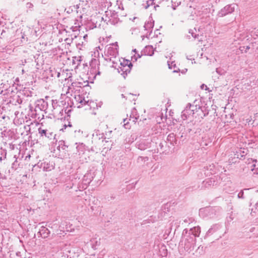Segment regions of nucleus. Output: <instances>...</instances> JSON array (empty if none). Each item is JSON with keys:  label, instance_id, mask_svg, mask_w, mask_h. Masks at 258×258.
Returning <instances> with one entry per match:
<instances>
[{"label": "nucleus", "instance_id": "1", "mask_svg": "<svg viewBox=\"0 0 258 258\" xmlns=\"http://www.w3.org/2000/svg\"><path fill=\"white\" fill-rule=\"evenodd\" d=\"M117 42L107 45L102 55L104 59L109 63L110 66L117 70L118 72L125 78L130 73L133 67L132 62L127 59H119L118 56Z\"/></svg>", "mask_w": 258, "mask_h": 258}, {"label": "nucleus", "instance_id": "2", "mask_svg": "<svg viewBox=\"0 0 258 258\" xmlns=\"http://www.w3.org/2000/svg\"><path fill=\"white\" fill-rule=\"evenodd\" d=\"M196 237L191 235V232H188L187 229H184L182 234L181 244L184 245V249L186 251L194 248L196 243Z\"/></svg>", "mask_w": 258, "mask_h": 258}, {"label": "nucleus", "instance_id": "3", "mask_svg": "<svg viewBox=\"0 0 258 258\" xmlns=\"http://www.w3.org/2000/svg\"><path fill=\"white\" fill-rule=\"evenodd\" d=\"M99 65L100 62L99 59L93 58L91 60L90 63V69L88 73L89 79H95L97 75L99 76L100 75Z\"/></svg>", "mask_w": 258, "mask_h": 258}, {"label": "nucleus", "instance_id": "4", "mask_svg": "<svg viewBox=\"0 0 258 258\" xmlns=\"http://www.w3.org/2000/svg\"><path fill=\"white\" fill-rule=\"evenodd\" d=\"M197 109L195 104L188 103L181 112V118L185 120L190 117H194V111Z\"/></svg>", "mask_w": 258, "mask_h": 258}, {"label": "nucleus", "instance_id": "5", "mask_svg": "<svg viewBox=\"0 0 258 258\" xmlns=\"http://www.w3.org/2000/svg\"><path fill=\"white\" fill-rule=\"evenodd\" d=\"M105 139L106 138L103 133H100L99 130L94 131L92 135V142L96 143L99 146H104L105 145L104 142H107L105 141Z\"/></svg>", "mask_w": 258, "mask_h": 258}, {"label": "nucleus", "instance_id": "6", "mask_svg": "<svg viewBox=\"0 0 258 258\" xmlns=\"http://www.w3.org/2000/svg\"><path fill=\"white\" fill-rule=\"evenodd\" d=\"M203 9L202 11V13L200 14V16H202L201 17V21L202 23H205L207 25H210L212 23V20L211 18V13L210 10L207 8H202Z\"/></svg>", "mask_w": 258, "mask_h": 258}, {"label": "nucleus", "instance_id": "7", "mask_svg": "<svg viewBox=\"0 0 258 258\" xmlns=\"http://www.w3.org/2000/svg\"><path fill=\"white\" fill-rule=\"evenodd\" d=\"M237 8V5L235 4L227 5L218 13L217 16L219 17H224L233 12Z\"/></svg>", "mask_w": 258, "mask_h": 258}, {"label": "nucleus", "instance_id": "8", "mask_svg": "<svg viewBox=\"0 0 258 258\" xmlns=\"http://www.w3.org/2000/svg\"><path fill=\"white\" fill-rule=\"evenodd\" d=\"M216 211L213 208H206L204 209H201L200 210V215L203 217H207L208 218H213L216 215Z\"/></svg>", "mask_w": 258, "mask_h": 258}, {"label": "nucleus", "instance_id": "9", "mask_svg": "<svg viewBox=\"0 0 258 258\" xmlns=\"http://www.w3.org/2000/svg\"><path fill=\"white\" fill-rule=\"evenodd\" d=\"M195 105L196 106L197 109L194 111V117L198 119H203L208 114V112L204 107H202L197 104Z\"/></svg>", "mask_w": 258, "mask_h": 258}, {"label": "nucleus", "instance_id": "10", "mask_svg": "<svg viewBox=\"0 0 258 258\" xmlns=\"http://www.w3.org/2000/svg\"><path fill=\"white\" fill-rule=\"evenodd\" d=\"M39 134L42 137H45L49 140L55 139L56 135L48 130H44L41 128L38 129Z\"/></svg>", "mask_w": 258, "mask_h": 258}, {"label": "nucleus", "instance_id": "11", "mask_svg": "<svg viewBox=\"0 0 258 258\" xmlns=\"http://www.w3.org/2000/svg\"><path fill=\"white\" fill-rule=\"evenodd\" d=\"M213 166L210 165V166L204 167L203 169H201L199 171L198 176L200 178H203L205 176H209L213 174L212 168Z\"/></svg>", "mask_w": 258, "mask_h": 258}, {"label": "nucleus", "instance_id": "12", "mask_svg": "<svg viewBox=\"0 0 258 258\" xmlns=\"http://www.w3.org/2000/svg\"><path fill=\"white\" fill-rule=\"evenodd\" d=\"M38 167L42 168L44 171H50L54 169V164L52 162H44L37 164Z\"/></svg>", "mask_w": 258, "mask_h": 258}, {"label": "nucleus", "instance_id": "13", "mask_svg": "<svg viewBox=\"0 0 258 258\" xmlns=\"http://www.w3.org/2000/svg\"><path fill=\"white\" fill-rule=\"evenodd\" d=\"M116 16V14L112 13L111 11H106L105 12V16L102 17V19L108 23H110V24H112L114 21L112 20L113 18H115Z\"/></svg>", "mask_w": 258, "mask_h": 258}, {"label": "nucleus", "instance_id": "14", "mask_svg": "<svg viewBox=\"0 0 258 258\" xmlns=\"http://www.w3.org/2000/svg\"><path fill=\"white\" fill-rule=\"evenodd\" d=\"M50 233V231L47 228L44 226H41L37 233V235H40L43 238H45L49 236Z\"/></svg>", "mask_w": 258, "mask_h": 258}, {"label": "nucleus", "instance_id": "15", "mask_svg": "<svg viewBox=\"0 0 258 258\" xmlns=\"http://www.w3.org/2000/svg\"><path fill=\"white\" fill-rule=\"evenodd\" d=\"M47 103L43 99L38 100L36 102L35 109H39L41 111H45L47 108Z\"/></svg>", "mask_w": 258, "mask_h": 258}, {"label": "nucleus", "instance_id": "16", "mask_svg": "<svg viewBox=\"0 0 258 258\" xmlns=\"http://www.w3.org/2000/svg\"><path fill=\"white\" fill-rule=\"evenodd\" d=\"M188 232H191V235L195 237H199L201 232L200 227L199 226L194 227L188 230Z\"/></svg>", "mask_w": 258, "mask_h": 258}, {"label": "nucleus", "instance_id": "17", "mask_svg": "<svg viewBox=\"0 0 258 258\" xmlns=\"http://www.w3.org/2000/svg\"><path fill=\"white\" fill-rule=\"evenodd\" d=\"M71 131L74 132V136L75 138H80L83 136V132L78 127H73Z\"/></svg>", "mask_w": 258, "mask_h": 258}, {"label": "nucleus", "instance_id": "18", "mask_svg": "<svg viewBox=\"0 0 258 258\" xmlns=\"http://www.w3.org/2000/svg\"><path fill=\"white\" fill-rule=\"evenodd\" d=\"M167 140L171 145H172L176 144L177 143L175 135L173 133H171L168 135L167 138Z\"/></svg>", "mask_w": 258, "mask_h": 258}, {"label": "nucleus", "instance_id": "19", "mask_svg": "<svg viewBox=\"0 0 258 258\" xmlns=\"http://www.w3.org/2000/svg\"><path fill=\"white\" fill-rule=\"evenodd\" d=\"M250 167L254 174H258V161L256 160H253Z\"/></svg>", "mask_w": 258, "mask_h": 258}, {"label": "nucleus", "instance_id": "20", "mask_svg": "<svg viewBox=\"0 0 258 258\" xmlns=\"http://www.w3.org/2000/svg\"><path fill=\"white\" fill-rule=\"evenodd\" d=\"M138 117L139 116L137 114V110L135 108H134L132 111L131 114L130 115V118L129 119V120L132 121L133 122L135 123Z\"/></svg>", "mask_w": 258, "mask_h": 258}, {"label": "nucleus", "instance_id": "21", "mask_svg": "<svg viewBox=\"0 0 258 258\" xmlns=\"http://www.w3.org/2000/svg\"><path fill=\"white\" fill-rule=\"evenodd\" d=\"M81 61H82V59H81V56L73 57L72 63L73 64L76 65L75 67V69H77L78 68L79 66L81 63Z\"/></svg>", "mask_w": 258, "mask_h": 258}, {"label": "nucleus", "instance_id": "22", "mask_svg": "<svg viewBox=\"0 0 258 258\" xmlns=\"http://www.w3.org/2000/svg\"><path fill=\"white\" fill-rule=\"evenodd\" d=\"M144 52L146 55L152 56L154 54L153 47L152 46H146Z\"/></svg>", "mask_w": 258, "mask_h": 258}, {"label": "nucleus", "instance_id": "23", "mask_svg": "<svg viewBox=\"0 0 258 258\" xmlns=\"http://www.w3.org/2000/svg\"><path fill=\"white\" fill-rule=\"evenodd\" d=\"M221 226L218 224H216L213 226V227L209 229L208 231L207 234L209 235L210 234H212L214 231H216V230H219L221 228Z\"/></svg>", "mask_w": 258, "mask_h": 258}, {"label": "nucleus", "instance_id": "24", "mask_svg": "<svg viewBox=\"0 0 258 258\" xmlns=\"http://www.w3.org/2000/svg\"><path fill=\"white\" fill-rule=\"evenodd\" d=\"M154 26L153 22H152L151 20L150 21H148L147 22H146L144 27L145 28V29L146 30L150 31L151 29L153 28Z\"/></svg>", "mask_w": 258, "mask_h": 258}, {"label": "nucleus", "instance_id": "25", "mask_svg": "<svg viewBox=\"0 0 258 258\" xmlns=\"http://www.w3.org/2000/svg\"><path fill=\"white\" fill-rule=\"evenodd\" d=\"M189 33L191 34V36L195 38H198V36H199V34L197 33L196 28L190 29L189 30Z\"/></svg>", "mask_w": 258, "mask_h": 258}, {"label": "nucleus", "instance_id": "26", "mask_svg": "<svg viewBox=\"0 0 258 258\" xmlns=\"http://www.w3.org/2000/svg\"><path fill=\"white\" fill-rule=\"evenodd\" d=\"M207 138H208V137H207L206 136H205L204 137H203V141L201 142L202 146H207L211 142V141L210 140L207 142L206 141Z\"/></svg>", "mask_w": 258, "mask_h": 258}, {"label": "nucleus", "instance_id": "27", "mask_svg": "<svg viewBox=\"0 0 258 258\" xmlns=\"http://www.w3.org/2000/svg\"><path fill=\"white\" fill-rule=\"evenodd\" d=\"M257 118H258V113H256L254 115L253 120L252 122H251V119H246L247 122H248V124H254V123H255V122L256 121Z\"/></svg>", "mask_w": 258, "mask_h": 258}, {"label": "nucleus", "instance_id": "28", "mask_svg": "<svg viewBox=\"0 0 258 258\" xmlns=\"http://www.w3.org/2000/svg\"><path fill=\"white\" fill-rule=\"evenodd\" d=\"M138 146V148L141 150H145L148 146V145H144V144L143 143V142H141L140 143H139V144H138L137 145Z\"/></svg>", "mask_w": 258, "mask_h": 258}, {"label": "nucleus", "instance_id": "29", "mask_svg": "<svg viewBox=\"0 0 258 258\" xmlns=\"http://www.w3.org/2000/svg\"><path fill=\"white\" fill-rule=\"evenodd\" d=\"M89 102V100H86L85 99V97L83 96V99H82L81 100V102H80V103H79L80 105H78V108H80L82 106H83V105H85L86 104L88 103Z\"/></svg>", "mask_w": 258, "mask_h": 258}, {"label": "nucleus", "instance_id": "30", "mask_svg": "<svg viewBox=\"0 0 258 258\" xmlns=\"http://www.w3.org/2000/svg\"><path fill=\"white\" fill-rule=\"evenodd\" d=\"M92 243V247L94 249H96V246L98 244V241L96 239H93L91 240Z\"/></svg>", "mask_w": 258, "mask_h": 258}, {"label": "nucleus", "instance_id": "31", "mask_svg": "<svg viewBox=\"0 0 258 258\" xmlns=\"http://www.w3.org/2000/svg\"><path fill=\"white\" fill-rule=\"evenodd\" d=\"M168 65L169 69H175L176 67V64L175 63V62L174 61H172L170 62L169 61H168Z\"/></svg>", "mask_w": 258, "mask_h": 258}, {"label": "nucleus", "instance_id": "32", "mask_svg": "<svg viewBox=\"0 0 258 258\" xmlns=\"http://www.w3.org/2000/svg\"><path fill=\"white\" fill-rule=\"evenodd\" d=\"M238 156L237 155V156L236 157H234V158H229V163L230 164H232V163H236L238 161Z\"/></svg>", "mask_w": 258, "mask_h": 258}, {"label": "nucleus", "instance_id": "33", "mask_svg": "<svg viewBox=\"0 0 258 258\" xmlns=\"http://www.w3.org/2000/svg\"><path fill=\"white\" fill-rule=\"evenodd\" d=\"M123 126L125 128L127 129L130 128L131 126L129 124L127 118L123 119Z\"/></svg>", "mask_w": 258, "mask_h": 258}, {"label": "nucleus", "instance_id": "34", "mask_svg": "<svg viewBox=\"0 0 258 258\" xmlns=\"http://www.w3.org/2000/svg\"><path fill=\"white\" fill-rule=\"evenodd\" d=\"M172 3V8L173 10H175L176 9V7L180 5V2H173V1H171Z\"/></svg>", "mask_w": 258, "mask_h": 258}, {"label": "nucleus", "instance_id": "35", "mask_svg": "<svg viewBox=\"0 0 258 258\" xmlns=\"http://www.w3.org/2000/svg\"><path fill=\"white\" fill-rule=\"evenodd\" d=\"M83 96L82 95H76L75 97V99L77 102L80 103V102H81L82 99H83Z\"/></svg>", "mask_w": 258, "mask_h": 258}, {"label": "nucleus", "instance_id": "36", "mask_svg": "<svg viewBox=\"0 0 258 258\" xmlns=\"http://www.w3.org/2000/svg\"><path fill=\"white\" fill-rule=\"evenodd\" d=\"M149 158L147 157H139L138 159V162L140 161H148Z\"/></svg>", "mask_w": 258, "mask_h": 258}, {"label": "nucleus", "instance_id": "37", "mask_svg": "<svg viewBox=\"0 0 258 258\" xmlns=\"http://www.w3.org/2000/svg\"><path fill=\"white\" fill-rule=\"evenodd\" d=\"M237 197L238 199H243L244 198V192L243 190H241L237 195Z\"/></svg>", "mask_w": 258, "mask_h": 258}, {"label": "nucleus", "instance_id": "38", "mask_svg": "<svg viewBox=\"0 0 258 258\" xmlns=\"http://www.w3.org/2000/svg\"><path fill=\"white\" fill-rule=\"evenodd\" d=\"M141 55L139 54H138L137 56L136 55H134V56H132V61L133 62L136 61L138 58H140Z\"/></svg>", "mask_w": 258, "mask_h": 258}, {"label": "nucleus", "instance_id": "39", "mask_svg": "<svg viewBox=\"0 0 258 258\" xmlns=\"http://www.w3.org/2000/svg\"><path fill=\"white\" fill-rule=\"evenodd\" d=\"M26 8L28 9H31L33 8V5L31 3H27L26 5Z\"/></svg>", "mask_w": 258, "mask_h": 258}, {"label": "nucleus", "instance_id": "40", "mask_svg": "<svg viewBox=\"0 0 258 258\" xmlns=\"http://www.w3.org/2000/svg\"><path fill=\"white\" fill-rule=\"evenodd\" d=\"M57 101L56 100H52V107L53 108V109H55L56 107L57 106Z\"/></svg>", "mask_w": 258, "mask_h": 258}, {"label": "nucleus", "instance_id": "41", "mask_svg": "<svg viewBox=\"0 0 258 258\" xmlns=\"http://www.w3.org/2000/svg\"><path fill=\"white\" fill-rule=\"evenodd\" d=\"M137 3L138 4H141L144 7V5H143V3L145 5L146 4V0H137Z\"/></svg>", "mask_w": 258, "mask_h": 258}, {"label": "nucleus", "instance_id": "42", "mask_svg": "<svg viewBox=\"0 0 258 258\" xmlns=\"http://www.w3.org/2000/svg\"><path fill=\"white\" fill-rule=\"evenodd\" d=\"M179 71H180L179 69L177 68L176 69L174 70L173 72L174 73H177V72H179Z\"/></svg>", "mask_w": 258, "mask_h": 258}, {"label": "nucleus", "instance_id": "43", "mask_svg": "<svg viewBox=\"0 0 258 258\" xmlns=\"http://www.w3.org/2000/svg\"><path fill=\"white\" fill-rule=\"evenodd\" d=\"M187 69H184V70H182L181 71V73L184 74V73H185V72H187Z\"/></svg>", "mask_w": 258, "mask_h": 258}, {"label": "nucleus", "instance_id": "44", "mask_svg": "<svg viewBox=\"0 0 258 258\" xmlns=\"http://www.w3.org/2000/svg\"><path fill=\"white\" fill-rule=\"evenodd\" d=\"M162 117H161L160 119L158 118L157 119V121L159 123H160V121L162 120Z\"/></svg>", "mask_w": 258, "mask_h": 258}, {"label": "nucleus", "instance_id": "45", "mask_svg": "<svg viewBox=\"0 0 258 258\" xmlns=\"http://www.w3.org/2000/svg\"><path fill=\"white\" fill-rule=\"evenodd\" d=\"M255 207L256 209L258 208V201L255 204Z\"/></svg>", "mask_w": 258, "mask_h": 258}, {"label": "nucleus", "instance_id": "46", "mask_svg": "<svg viewBox=\"0 0 258 258\" xmlns=\"http://www.w3.org/2000/svg\"><path fill=\"white\" fill-rule=\"evenodd\" d=\"M72 228H70V229H69L68 227H66V230L69 231H71L72 230Z\"/></svg>", "mask_w": 258, "mask_h": 258}, {"label": "nucleus", "instance_id": "47", "mask_svg": "<svg viewBox=\"0 0 258 258\" xmlns=\"http://www.w3.org/2000/svg\"><path fill=\"white\" fill-rule=\"evenodd\" d=\"M245 48V47L243 46V47H240V50L241 51H243L244 49Z\"/></svg>", "mask_w": 258, "mask_h": 258}, {"label": "nucleus", "instance_id": "48", "mask_svg": "<svg viewBox=\"0 0 258 258\" xmlns=\"http://www.w3.org/2000/svg\"><path fill=\"white\" fill-rule=\"evenodd\" d=\"M249 47L247 46H246V49L245 50V51L246 52L247 51V50L249 49Z\"/></svg>", "mask_w": 258, "mask_h": 258}, {"label": "nucleus", "instance_id": "49", "mask_svg": "<svg viewBox=\"0 0 258 258\" xmlns=\"http://www.w3.org/2000/svg\"><path fill=\"white\" fill-rule=\"evenodd\" d=\"M67 127H68V126H67L66 125H64V129H66ZM61 130L63 131V128H62V129H61Z\"/></svg>", "mask_w": 258, "mask_h": 258}, {"label": "nucleus", "instance_id": "50", "mask_svg": "<svg viewBox=\"0 0 258 258\" xmlns=\"http://www.w3.org/2000/svg\"><path fill=\"white\" fill-rule=\"evenodd\" d=\"M89 182H90V181L85 182L84 183V184H85L86 185H87L88 183H89Z\"/></svg>", "mask_w": 258, "mask_h": 258}, {"label": "nucleus", "instance_id": "51", "mask_svg": "<svg viewBox=\"0 0 258 258\" xmlns=\"http://www.w3.org/2000/svg\"><path fill=\"white\" fill-rule=\"evenodd\" d=\"M184 222H185V223L188 222V220H187V219H185L184 220Z\"/></svg>", "mask_w": 258, "mask_h": 258}, {"label": "nucleus", "instance_id": "52", "mask_svg": "<svg viewBox=\"0 0 258 258\" xmlns=\"http://www.w3.org/2000/svg\"><path fill=\"white\" fill-rule=\"evenodd\" d=\"M93 199H94V202H95V201H96V202H98V200H96L95 198H93Z\"/></svg>", "mask_w": 258, "mask_h": 258}, {"label": "nucleus", "instance_id": "53", "mask_svg": "<svg viewBox=\"0 0 258 258\" xmlns=\"http://www.w3.org/2000/svg\"><path fill=\"white\" fill-rule=\"evenodd\" d=\"M86 177H87V176H86V175H85V176H84V178H83V181H85V178Z\"/></svg>", "mask_w": 258, "mask_h": 258}, {"label": "nucleus", "instance_id": "54", "mask_svg": "<svg viewBox=\"0 0 258 258\" xmlns=\"http://www.w3.org/2000/svg\"><path fill=\"white\" fill-rule=\"evenodd\" d=\"M186 58L187 59H191V58H190V57L187 56Z\"/></svg>", "mask_w": 258, "mask_h": 258}, {"label": "nucleus", "instance_id": "55", "mask_svg": "<svg viewBox=\"0 0 258 258\" xmlns=\"http://www.w3.org/2000/svg\"><path fill=\"white\" fill-rule=\"evenodd\" d=\"M67 187H68V188H71L72 187V186H67Z\"/></svg>", "mask_w": 258, "mask_h": 258}, {"label": "nucleus", "instance_id": "56", "mask_svg": "<svg viewBox=\"0 0 258 258\" xmlns=\"http://www.w3.org/2000/svg\"><path fill=\"white\" fill-rule=\"evenodd\" d=\"M70 127H72V125L71 124H69L68 125Z\"/></svg>", "mask_w": 258, "mask_h": 258}, {"label": "nucleus", "instance_id": "57", "mask_svg": "<svg viewBox=\"0 0 258 258\" xmlns=\"http://www.w3.org/2000/svg\"><path fill=\"white\" fill-rule=\"evenodd\" d=\"M133 51L134 52H136V49H134Z\"/></svg>", "mask_w": 258, "mask_h": 258}, {"label": "nucleus", "instance_id": "58", "mask_svg": "<svg viewBox=\"0 0 258 258\" xmlns=\"http://www.w3.org/2000/svg\"><path fill=\"white\" fill-rule=\"evenodd\" d=\"M22 39H24V38H24V36L23 35L22 36Z\"/></svg>", "mask_w": 258, "mask_h": 258}, {"label": "nucleus", "instance_id": "59", "mask_svg": "<svg viewBox=\"0 0 258 258\" xmlns=\"http://www.w3.org/2000/svg\"><path fill=\"white\" fill-rule=\"evenodd\" d=\"M150 133H149L148 135H147L146 136H149L150 135Z\"/></svg>", "mask_w": 258, "mask_h": 258}, {"label": "nucleus", "instance_id": "60", "mask_svg": "<svg viewBox=\"0 0 258 258\" xmlns=\"http://www.w3.org/2000/svg\"><path fill=\"white\" fill-rule=\"evenodd\" d=\"M72 184H73V185H74L75 184H76V183L75 182H73Z\"/></svg>", "mask_w": 258, "mask_h": 258}, {"label": "nucleus", "instance_id": "61", "mask_svg": "<svg viewBox=\"0 0 258 258\" xmlns=\"http://www.w3.org/2000/svg\"><path fill=\"white\" fill-rule=\"evenodd\" d=\"M50 224L47 225L48 227H50Z\"/></svg>", "mask_w": 258, "mask_h": 258}, {"label": "nucleus", "instance_id": "62", "mask_svg": "<svg viewBox=\"0 0 258 258\" xmlns=\"http://www.w3.org/2000/svg\"><path fill=\"white\" fill-rule=\"evenodd\" d=\"M200 28L202 29V26H200Z\"/></svg>", "mask_w": 258, "mask_h": 258}, {"label": "nucleus", "instance_id": "63", "mask_svg": "<svg viewBox=\"0 0 258 258\" xmlns=\"http://www.w3.org/2000/svg\"><path fill=\"white\" fill-rule=\"evenodd\" d=\"M94 244L95 245L96 244L95 242H94Z\"/></svg>", "mask_w": 258, "mask_h": 258}, {"label": "nucleus", "instance_id": "64", "mask_svg": "<svg viewBox=\"0 0 258 258\" xmlns=\"http://www.w3.org/2000/svg\"><path fill=\"white\" fill-rule=\"evenodd\" d=\"M248 189L245 188L244 190H248Z\"/></svg>", "mask_w": 258, "mask_h": 258}]
</instances>
